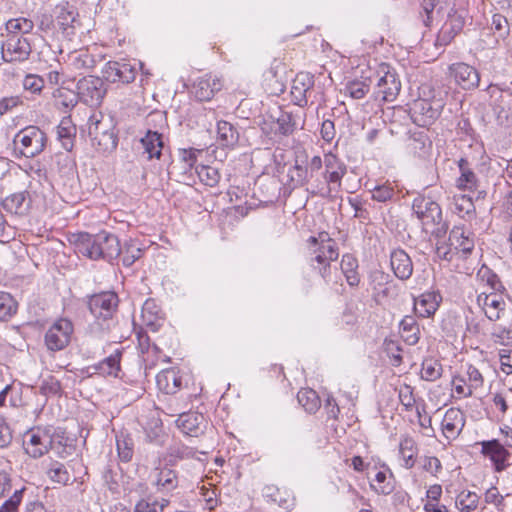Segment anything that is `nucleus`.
Returning a JSON list of instances; mask_svg holds the SVG:
<instances>
[{
  "instance_id": "1",
  "label": "nucleus",
  "mask_w": 512,
  "mask_h": 512,
  "mask_svg": "<svg viewBox=\"0 0 512 512\" xmlns=\"http://www.w3.org/2000/svg\"><path fill=\"white\" fill-rule=\"evenodd\" d=\"M477 281L478 306L489 320H499L506 309L505 287L498 276L487 267L478 271Z\"/></svg>"
},
{
  "instance_id": "2",
  "label": "nucleus",
  "mask_w": 512,
  "mask_h": 512,
  "mask_svg": "<svg viewBox=\"0 0 512 512\" xmlns=\"http://www.w3.org/2000/svg\"><path fill=\"white\" fill-rule=\"evenodd\" d=\"M310 263L321 277L328 282L331 273V264L339 258L337 242L326 231L310 236L306 241Z\"/></svg>"
},
{
  "instance_id": "3",
  "label": "nucleus",
  "mask_w": 512,
  "mask_h": 512,
  "mask_svg": "<svg viewBox=\"0 0 512 512\" xmlns=\"http://www.w3.org/2000/svg\"><path fill=\"white\" fill-rule=\"evenodd\" d=\"M77 12L69 3L58 4L51 13L42 14L39 29L53 40L63 41L75 34Z\"/></svg>"
},
{
  "instance_id": "4",
  "label": "nucleus",
  "mask_w": 512,
  "mask_h": 512,
  "mask_svg": "<svg viewBox=\"0 0 512 512\" xmlns=\"http://www.w3.org/2000/svg\"><path fill=\"white\" fill-rule=\"evenodd\" d=\"M485 377L479 367L470 362L462 363L450 380V396L455 401L475 397L484 389Z\"/></svg>"
},
{
  "instance_id": "5",
  "label": "nucleus",
  "mask_w": 512,
  "mask_h": 512,
  "mask_svg": "<svg viewBox=\"0 0 512 512\" xmlns=\"http://www.w3.org/2000/svg\"><path fill=\"white\" fill-rule=\"evenodd\" d=\"M433 87L423 84L419 88V98L414 100L411 108L412 121L421 127L432 125L440 116L444 102L433 94Z\"/></svg>"
},
{
  "instance_id": "6",
  "label": "nucleus",
  "mask_w": 512,
  "mask_h": 512,
  "mask_svg": "<svg viewBox=\"0 0 512 512\" xmlns=\"http://www.w3.org/2000/svg\"><path fill=\"white\" fill-rule=\"evenodd\" d=\"M397 392L402 410L405 412L414 411L416 413L419 433L427 437L433 436L435 430L432 424V417L427 411L425 401L417 397L415 388L409 384L403 383L397 387Z\"/></svg>"
},
{
  "instance_id": "7",
  "label": "nucleus",
  "mask_w": 512,
  "mask_h": 512,
  "mask_svg": "<svg viewBox=\"0 0 512 512\" xmlns=\"http://www.w3.org/2000/svg\"><path fill=\"white\" fill-rule=\"evenodd\" d=\"M474 249L472 233L464 226H454L446 243L437 246L436 254L440 259L454 261L465 259Z\"/></svg>"
},
{
  "instance_id": "8",
  "label": "nucleus",
  "mask_w": 512,
  "mask_h": 512,
  "mask_svg": "<svg viewBox=\"0 0 512 512\" xmlns=\"http://www.w3.org/2000/svg\"><path fill=\"white\" fill-rule=\"evenodd\" d=\"M54 434L55 429L51 425L28 429L23 435L22 442L25 453L33 459L45 456L52 449Z\"/></svg>"
},
{
  "instance_id": "9",
  "label": "nucleus",
  "mask_w": 512,
  "mask_h": 512,
  "mask_svg": "<svg viewBox=\"0 0 512 512\" xmlns=\"http://www.w3.org/2000/svg\"><path fill=\"white\" fill-rule=\"evenodd\" d=\"M373 81H376L373 97L384 102L393 101L401 90V82L395 70L386 63L374 68Z\"/></svg>"
},
{
  "instance_id": "10",
  "label": "nucleus",
  "mask_w": 512,
  "mask_h": 512,
  "mask_svg": "<svg viewBox=\"0 0 512 512\" xmlns=\"http://www.w3.org/2000/svg\"><path fill=\"white\" fill-rule=\"evenodd\" d=\"M15 150L21 156L32 158L40 154L47 143V136L39 127L30 125L21 129L13 140Z\"/></svg>"
},
{
  "instance_id": "11",
  "label": "nucleus",
  "mask_w": 512,
  "mask_h": 512,
  "mask_svg": "<svg viewBox=\"0 0 512 512\" xmlns=\"http://www.w3.org/2000/svg\"><path fill=\"white\" fill-rule=\"evenodd\" d=\"M413 213L421 222L422 228L427 233H433L442 221V210L432 198L418 195L413 199Z\"/></svg>"
},
{
  "instance_id": "12",
  "label": "nucleus",
  "mask_w": 512,
  "mask_h": 512,
  "mask_svg": "<svg viewBox=\"0 0 512 512\" xmlns=\"http://www.w3.org/2000/svg\"><path fill=\"white\" fill-rule=\"evenodd\" d=\"M74 334V325L68 318L56 319L46 330L44 344L47 350L58 352L64 350L71 343Z\"/></svg>"
},
{
  "instance_id": "13",
  "label": "nucleus",
  "mask_w": 512,
  "mask_h": 512,
  "mask_svg": "<svg viewBox=\"0 0 512 512\" xmlns=\"http://www.w3.org/2000/svg\"><path fill=\"white\" fill-rule=\"evenodd\" d=\"M347 172L344 162L334 153L324 154V172L323 178L327 184V195L333 192L338 193L341 190L342 179Z\"/></svg>"
},
{
  "instance_id": "14",
  "label": "nucleus",
  "mask_w": 512,
  "mask_h": 512,
  "mask_svg": "<svg viewBox=\"0 0 512 512\" xmlns=\"http://www.w3.org/2000/svg\"><path fill=\"white\" fill-rule=\"evenodd\" d=\"M76 88L80 101L91 107L99 106L106 93L102 79L96 76L83 77Z\"/></svg>"
},
{
  "instance_id": "15",
  "label": "nucleus",
  "mask_w": 512,
  "mask_h": 512,
  "mask_svg": "<svg viewBox=\"0 0 512 512\" xmlns=\"http://www.w3.org/2000/svg\"><path fill=\"white\" fill-rule=\"evenodd\" d=\"M102 118L100 113L92 114L88 121V130L93 144L99 151L105 153L116 149L118 139L112 131L101 128Z\"/></svg>"
},
{
  "instance_id": "16",
  "label": "nucleus",
  "mask_w": 512,
  "mask_h": 512,
  "mask_svg": "<svg viewBox=\"0 0 512 512\" xmlns=\"http://www.w3.org/2000/svg\"><path fill=\"white\" fill-rule=\"evenodd\" d=\"M31 52V41L27 37H6L1 45L2 58L6 62L26 61Z\"/></svg>"
},
{
  "instance_id": "17",
  "label": "nucleus",
  "mask_w": 512,
  "mask_h": 512,
  "mask_svg": "<svg viewBox=\"0 0 512 512\" xmlns=\"http://www.w3.org/2000/svg\"><path fill=\"white\" fill-rule=\"evenodd\" d=\"M101 232L96 235H91L87 232L74 233L69 237L70 243L75 246L77 253L92 259L97 260L102 258L103 251H101Z\"/></svg>"
},
{
  "instance_id": "18",
  "label": "nucleus",
  "mask_w": 512,
  "mask_h": 512,
  "mask_svg": "<svg viewBox=\"0 0 512 512\" xmlns=\"http://www.w3.org/2000/svg\"><path fill=\"white\" fill-rule=\"evenodd\" d=\"M448 76L464 90L475 89L480 83V74L477 69L464 62L449 65Z\"/></svg>"
},
{
  "instance_id": "19",
  "label": "nucleus",
  "mask_w": 512,
  "mask_h": 512,
  "mask_svg": "<svg viewBox=\"0 0 512 512\" xmlns=\"http://www.w3.org/2000/svg\"><path fill=\"white\" fill-rule=\"evenodd\" d=\"M262 77V84L270 94L278 95L283 93L287 80L286 64L280 59H274Z\"/></svg>"
},
{
  "instance_id": "20",
  "label": "nucleus",
  "mask_w": 512,
  "mask_h": 512,
  "mask_svg": "<svg viewBox=\"0 0 512 512\" xmlns=\"http://www.w3.org/2000/svg\"><path fill=\"white\" fill-rule=\"evenodd\" d=\"M223 88L222 77L207 73L198 77L191 86V94L198 101H210Z\"/></svg>"
},
{
  "instance_id": "21",
  "label": "nucleus",
  "mask_w": 512,
  "mask_h": 512,
  "mask_svg": "<svg viewBox=\"0 0 512 512\" xmlns=\"http://www.w3.org/2000/svg\"><path fill=\"white\" fill-rule=\"evenodd\" d=\"M465 413L458 407H450L443 415L440 430L443 437L450 443L456 440L465 427Z\"/></svg>"
},
{
  "instance_id": "22",
  "label": "nucleus",
  "mask_w": 512,
  "mask_h": 512,
  "mask_svg": "<svg viewBox=\"0 0 512 512\" xmlns=\"http://www.w3.org/2000/svg\"><path fill=\"white\" fill-rule=\"evenodd\" d=\"M481 455L489 459L496 472H502L509 466L510 452L498 439L479 443Z\"/></svg>"
},
{
  "instance_id": "23",
  "label": "nucleus",
  "mask_w": 512,
  "mask_h": 512,
  "mask_svg": "<svg viewBox=\"0 0 512 512\" xmlns=\"http://www.w3.org/2000/svg\"><path fill=\"white\" fill-rule=\"evenodd\" d=\"M117 306L118 296L113 292L96 294L89 299V309L97 318H110L116 311Z\"/></svg>"
},
{
  "instance_id": "24",
  "label": "nucleus",
  "mask_w": 512,
  "mask_h": 512,
  "mask_svg": "<svg viewBox=\"0 0 512 512\" xmlns=\"http://www.w3.org/2000/svg\"><path fill=\"white\" fill-rule=\"evenodd\" d=\"M465 25V16L463 13L452 10L437 35V42L446 46L462 32Z\"/></svg>"
},
{
  "instance_id": "25",
  "label": "nucleus",
  "mask_w": 512,
  "mask_h": 512,
  "mask_svg": "<svg viewBox=\"0 0 512 512\" xmlns=\"http://www.w3.org/2000/svg\"><path fill=\"white\" fill-rule=\"evenodd\" d=\"M374 68L367 66L361 70L359 77L349 80L345 85V95L352 99H363L370 91L373 83Z\"/></svg>"
},
{
  "instance_id": "26",
  "label": "nucleus",
  "mask_w": 512,
  "mask_h": 512,
  "mask_svg": "<svg viewBox=\"0 0 512 512\" xmlns=\"http://www.w3.org/2000/svg\"><path fill=\"white\" fill-rule=\"evenodd\" d=\"M176 424L185 435L198 437L204 433L208 421L202 413L190 411L182 413Z\"/></svg>"
},
{
  "instance_id": "27",
  "label": "nucleus",
  "mask_w": 512,
  "mask_h": 512,
  "mask_svg": "<svg viewBox=\"0 0 512 512\" xmlns=\"http://www.w3.org/2000/svg\"><path fill=\"white\" fill-rule=\"evenodd\" d=\"M419 454V447L413 436L404 434L400 437L398 445V461L401 467L411 470L415 467Z\"/></svg>"
},
{
  "instance_id": "28",
  "label": "nucleus",
  "mask_w": 512,
  "mask_h": 512,
  "mask_svg": "<svg viewBox=\"0 0 512 512\" xmlns=\"http://www.w3.org/2000/svg\"><path fill=\"white\" fill-rule=\"evenodd\" d=\"M314 86V76L309 72H299L292 81L291 100L295 105L305 107L308 102L307 93Z\"/></svg>"
},
{
  "instance_id": "29",
  "label": "nucleus",
  "mask_w": 512,
  "mask_h": 512,
  "mask_svg": "<svg viewBox=\"0 0 512 512\" xmlns=\"http://www.w3.org/2000/svg\"><path fill=\"white\" fill-rule=\"evenodd\" d=\"M156 386L165 394H175L183 386V374L176 367L163 369L156 375Z\"/></svg>"
},
{
  "instance_id": "30",
  "label": "nucleus",
  "mask_w": 512,
  "mask_h": 512,
  "mask_svg": "<svg viewBox=\"0 0 512 512\" xmlns=\"http://www.w3.org/2000/svg\"><path fill=\"white\" fill-rule=\"evenodd\" d=\"M442 302V296L437 291H426L414 299V311L422 318L432 317Z\"/></svg>"
},
{
  "instance_id": "31",
  "label": "nucleus",
  "mask_w": 512,
  "mask_h": 512,
  "mask_svg": "<svg viewBox=\"0 0 512 512\" xmlns=\"http://www.w3.org/2000/svg\"><path fill=\"white\" fill-rule=\"evenodd\" d=\"M31 206L30 194L28 191L15 192L2 200L3 209L11 214L25 215Z\"/></svg>"
},
{
  "instance_id": "32",
  "label": "nucleus",
  "mask_w": 512,
  "mask_h": 512,
  "mask_svg": "<svg viewBox=\"0 0 512 512\" xmlns=\"http://www.w3.org/2000/svg\"><path fill=\"white\" fill-rule=\"evenodd\" d=\"M105 77L111 82L130 83L135 79V69L128 63L110 61L106 64Z\"/></svg>"
},
{
  "instance_id": "33",
  "label": "nucleus",
  "mask_w": 512,
  "mask_h": 512,
  "mask_svg": "<svg viewBox=\"0 0 512 512\" xmlns=\"http://www.w3.org/2000/svg\"><path fill=\"white\" fill-rule=\"evenodd\" d=\"M390 265L395 276L401 280L409 279L413 273V263L403 249H395L390 255Z\"/></svg>"
},
{
  "instance_id": "34",
  "label": "nucleus",
  "mask_w": 512,
  "mask_h": 512,
  "mask_svg": "<svg viewBox=\"0 0 512 512\" xmlns=\"http://www.w3.org/2000/svg\"><path fill=\"white\" fill-rule=\"evenodd\" d=\"M370 487L377 494L389 495L394 491V477L390 469L383 465L370 480Z\"/></svg>"
},
{
  "instance_id": "35",
  "label": "nucleus",
  "mask_w": 512,
  "mask_h": 512,
  "mask_svg": "<svg viewBox=\"0 0 512 512\" xmlns=\"http://www.w3.org/2000/svg\"><path fill=\"white\" fill-rule=\"evenodd\" d=\"M460 175L456 179V187L461 191L474 192L479 186V179L475 172L469 167L467 159L461 158L458 161Z\"/></svg>"
},
{
  "instance_id": "36",
  "label": "nucleus",
  "mask_w": 512,
  "mask_h": 512,
  "mask_svg": "<svg viewBox=\"0 0 512 512\" xmlns=\"http://www.w3.org/2000/svg\"><path fill=\"white\" fill-rule=\"evenodd\" d=\"M34 29V22L29 17L18 16L5 22V37H26Z\"/></svg>"
},
{
  "instance_id": "37",
  "label": "nucleus",
  "mask_w": 512,
  "mask_h": 512,
  "mask_svg": "<svg viewBox=\"0 0 512 512\" xmlns=\"http://www.w3.org/2000/svg\"><path fill=\"white\" fill-rule=\"evenodd\" d=\"M340 268L347 284L350 287H357L361 282L359 273L358 260L352 254L346 253L342 255Z\"/></svg>"
},
{
  "instance_id": "38",
  "label": "nucleus",
  "mask_w": 512,
  "mask_h": 512,
  "mask_svg": "<svg viewBox=\"0 0 512 512\" xmlns=\"http://www.w3.org/2000/svg\"><path fill=\"white\" fill-rule=\"evenodd\" d=\"M76 134L77 128L71 117H63L57 126V138L66 151H71L73 149Z\"/></svg>"
},
{
  "instance_id": "39",
  "label": "nucleus",
  "mask_w": 512,
  "mask_h": 512,
  "mask_svg": "<svg viewBox=\"0 0 512 512\" xmlns=\"http://www.w3.org/2000/svg\"><path fill=\"white\" fill-rule=\"evenodd\" d=\"M122 354V349H116L111 355L100 361L95 366V370L104 377H118L121 371Z\"/></svg>"
},
{
  "instance_id": "40",
  "label": "nucleus",
  "mask_w": 512,
  "mask_h": 512,
  "mask_svg": "<svg viewBox=\"0 0 512 512\" xmlns=\"http://www.w3.org/2000/svg\"><path fill=\"white\" fill-rule=\"evenodd\" d=\"M116 448L120 461L128 463L134 455V441L130 433L121 430L116 435Z\"/></svg>"
},
{
  "instance_id": "41",
  "label": "nucleus",
  "mask_w": 512,
  "mask_h": 512,
  "mask_svg": "<svg viewBox=\"0 0 512 512\" xmlns=\"http://www.w3.org/2000/svg\"><path fill=\"white\" fill-rule=\"evenodd\" d=\"M138 346L143 355H147L145 360L149 359V355L153 354L155 356V360L152 361V365H155L156 362L162 361L164 363H170L171 359L169 356L162 355L161 349L156 344L150 343V338L146 333L139 332L137 334Z\"/></svg>"
},
{
  "instance_id": "42",
  "label": "nucleus",
  "mask_w": 512,
  "mask_h": 512,
  "mask_svg": "<svg viewBox=\"0 0 512 512\" xmlns=\"http://www.w3.org/2000/svg\"><path fill=\"white\" fill-rule=\"evenodd\" d=\"M453 212L465 220H471L476 215V209L471 197L467 195L453 196Z\"/></svg>"
},
{
  "instance_id": "43",
  "label": "nucleus",
  "mask_w": 512,
  "mask_h": 512,
  "mask_svg": "<svg viewBox=\"0 0 512 512\" xmlns=\"http://www.w3.org/2000/svg\"><path fill=\"white\" fill-rule=\"evenodd\" d=\"M141 142L149 159L160 158L163 149V140L160 133L156 131H148L141 139Z\"/></svg>"
},
{
  "instance_id": "44",
  "label": "nucleus",
  "mask_w": 512,
  "mask_h": 512,
  "mask_svg": "<svg viewBox=\"0 0 512 512\" xmlns=\"http://www.w3.org/2000/svg\"><path fill=\"white\" fill-rule=\"evenodd\" d=\"M217 141L223 147H233L238 141V132L231 123L218 121Z\"/></svg>"
},
{
  "instance_id": "45",
  "label": "nucleus",
  "mask_w": 512,
  "mask_h": 512,
  "mask_svg": "<svg viewBox=\"0 0 512 512\" xmlns=\"http://www.w3.org/2000/svg\"><path fill=\"white\" fill-rule=\"evenodd\" d=\"M479 495L468 489L460 491L455 498V506L460 512H473L479 506Z\"/></svg>"
},
{
  "instance_id": "46",
  "label": "nucleus",
  "mask_w": 512,
  "mask_h": 512,
  "mask_svg": "<svg viewBox=\"0 0 512 512\" xmlns=\"http://www.w3.org/2000/svg\"><path fill=\"white\" fill-rule=\"evenodd\" d=\"M443 366L441 362L435 358L428 357L422 361L420 369L421 379L434 382L442 377Z\"/></svg>"
},
{
  "instance_id": "47",
  "label": "nucleus",
  "mask_w": 512,
  "mask_h": 512,
  "mask_svg": "<svg viewBox=\"0 0 512 512\" xmlns=\"http://www.w3.org/2000/svg\"><path fill=\"white\" fill-rule=\"evenodd\" d=\"M101 246L100 249L103 251V259L112 260L120 255L121 247L117 236L113 234L101 232Z\"/></svg>"
},
{
  "instance_id": "48",
  "label": "nucleus",
  "mask_w": 512,
  "mask_h": 512,
  "mask_svg": "<svg viewBox=\"0 0 512 512\" xmlns=\"http://www.w3.org/2000/svg\"><path fill=\"white\" fill-rule=\"evenodd\" d=\"M70 64L76 71H88L95 66V58L88 49H80L69 57Z\"/></svg>"
},
{
  "instance_id": "49",
  "label": "nucleus",
  "mask_w": 512,
  "mask_h": 512,
  "mask_svg": "<svg viewBox=\"0 0 512 512\" xmlns=\"http://www.w3.org/2000/svg\"><path fill=\"white\" fill-rule=\"evenodd\" d=\"M17 300L8 292L0 291V322L11 320L18 312Z\"/></svg>"
},
{
  "instance_id": "50",
  "label": "nucleus",
  "mask_w": 512,
  "mask_h": 512,
  "mask_svg": "<svg viewBox=\"0 0 512 512\" xmlns=\"http://www.w3.org/2000/svg\"><path fill=\"white\" fill-rule=\"evenodd\" d=\"M400 334L409 345H415L419 341L420 330L412 316H406L400 323Z\"/></svg>"
},
{
  "instance_id": "51",
  "label": "nucleus",
  "mask_w": 512,
  "mask_h": 512,
  "mask_svg": "<svg viewBox=\"0 0 512 512\" xmlns=\"http://www.w3.org/2000/svg\"><path fill=\"white\" fill-rule=\"evenodd\" d=\"M299 404L309 413L316 412L321 406L317 392L311 388H302L297 394Z\"/></svg>"
},
{
  "instance_id": "52",
  "label": "nucleus",
  "mask_w": 512,
  "mask_h": 512,
  "mask_svg": "<svg viewBox=\"0 0 512 512\" xmlns=\"http://www.w3.org/2000/svg\"><path fill=\"white\" fill-rule=\"evenodd\" d=\"M200 495L202 496L205 506L210 511L214 510L220 503L219 489L209 481H202V484L199 486Z\"/></svg>"
},
{
  "instance_id": "53",
  "label": "nucleus",
  "mask_w": 512,
  "mask_h": 512,
  "mask_svg": "<svg viewBox=\"0 0 512 512\" xmlns=\"http://www.w3.org/2000/svg\"><path fill=\"white\" fill-rule=\"evenodd\" d=\"M266 496L269 497L271 501L287 510L295 505L294 496L286 489L282 490L277 487H268Z\"/></svg>"
},
{
  "instance_id": "54",
  "label": "nucleus",
  "mask_w": 512,
  "mask_h": 512,
  "mask_svg": "<svg viewBox=\"0 0 512 512\" xmlns=\"http://www.w3.org/2000/svg\"><path fill=\"white\" fill-rule=\"evenodd\" d=\"M48 478L57 484L68 485L71 479L70 473L66 469L65 465L59 462L51 463L50 468L47 471Z\"/></svg>"
},
{
  "instance_id": "55",
  "label": "nucleus",
  "mask_w": 512,
  "mask_h": 512,
  "mask_svg": "<svg viewBox=\"0 0 512 512\" xmlns=\"http://www.w3.org/2000/svg\"><path fill=\"white\" fill-rule=\"evenodd\" d=\"M39 392L46 397L61 396L62 386L55 376L48 375L41 381Z\"/></svg>"
},
{
  "instance_id": "56",
  "label": "nucleus",
  "mask_w": 512,
  "mask_h": 512,
  "mask_svg": "<svg viewBox=\"0 0 512 512\" xmlns=\"http://www.w3.org/2000/svg\"><path fill=\"white\" fill-rule=\"evenodd\" d=\"M421 469L430 476L438 478L443 471V465L437 456L424 455L421 457Z\"/></svg>"
},
{
  "instance_id": "57",
  "label": "nucleus",
  "mask_w": 512,
  "mask_h": 512,
  "mask_svg": "<svg viewBox=\"0 0 512 512\" xmlns=\"http://www.w3.org/2000/svg\"><path fill=\"white\" fill-rule=\"evenodd\" d=\"M197 175L200 181L209 187H214L220 180V173L214 167L201 165L196 168Z\"/></svg>"
},
{
  "instance_id": "58",
  "label": "nucleus",
  "mask_w": 512,
  "mask_h": 512,
  "mask_svg": "<svg viewBox=\"0 0 512 512\" xmlns=\"http://www.w3.org/2000/svg\"><path fill=\"white\" fill-rule=\"evenodd\" d=\"M276 129L275 134L288 136L291 135L296 129V123L293 119L292 114L284 112L282 113L276 121Z\"/></svg>"
},
{
  "instance_id": "59",
  "label": "nucleus",
  "mask_w": 512,
  "mask_h": 512,
  "mask_svg": "<svg viewBox=\"0 0 512 512\" xmlns=\"http://www.w3.org/2000/svg\"><path fill=\"white\" fill-rule=\"evenodd\" d=\"M161 310L157 306L156 302L153 299H147L141 310V316L143 322L147 326H153L154 322L159 318Z\"/></svg>"
},
{
  "instance_id": "60",
  "label": "nucleus",
  "mask_w": 512,
  "mask_h": 512,
  "mask_svg": "<svg viewBox=\"0 0 512 512\" xmlns=\"http://www.w3.org/2000/svg\"><path fill=\"white\" fill-rule=\"evenodd\" d=\"M157 485L165 490H172L177 487L178 477L174 470L169 468H163L159 471Z\"/></svg>"
},
{
  "instance_id": "61",
  "label": "nucleus",
  "mask_w": 512,
  "mask_h": 512,
  "mask_svg": "<svg viewBox=\"0 0 512 512\" xmlns=\"http://www.w3.org/2000/svg\"><path fill=\"white\" fill-rule=\"evenodd\" d=\"M291 180L300 186L307 185L312 179L311 174L306 166H302L296 162L290 174Z\"/></svg>"
},
{
  "instance_id": "62",
  "label": "nucleus",
  "mask_w": 512,
  "mask_h": 512,
  "mask_svg": "<svg viewBox=\"0 0 512 512\" xmlns=\"http://www.w3.org/2000/svg\"><path fill=\"white\" fill-rule=\"evenodd\" d=\"M384 350L393 366H399L402 363L401 348L396 341L385 340Z\"/></svg>"
},
{
  "instance_id": "63",
  "label": "nucleus",
  "mask_w": 512,
  "mask_h": 512,
  "mask_svg": "<svg viewBox=\"0 0 512 512\" xmlns=\"http://www.w3.org/2000/svg\"><path fill=\"white\" fill-rule=\"evenodd\" d=\"M24 488L15 490L14 493L1 506L0 512H18L22 502Z\"/></svg>"
},
{
  "instance_id": "64",
  "label": "nucleus",
  "mask_w": 512,
  "mask_h": 512,
  "mask_svg": "<svg viewBox=\"0 0 512 512\" xmlns=\"http://www.w3.org/2000/svg\"><path fill=\"white\" fill-rule=\"evenodd\" d=\"M164 506L157 500L141 499L139 500L133 512H163Z\"/></svg>"
}]
</instances>
